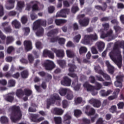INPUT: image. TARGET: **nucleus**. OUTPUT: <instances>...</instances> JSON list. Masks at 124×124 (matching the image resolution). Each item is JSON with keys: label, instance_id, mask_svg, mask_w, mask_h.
Returning <instances> with one entry per match:
<instances>
[{"label": "nucleus", "instance_id": "obj_1", "mask_svg": "<svg viewBox=\"0 0 124 124\" xmlns=\"http://www.w3.org/2000/svg\"><path fill=\"white\" fill-rule=\"evenodd\" d=\"M120 48L124 49V41L118 42L115 45L113 49L109 53V57L112 61L118 66L119 68L122 67L123 58L121 55Z\"/></svg>", "mask_w": 124, "mask_h": 124}, {"label": "nucleus", "instance_id": "obj_2", "mask_svg": "<svg viewBox=\"0 0 124 124\" xmlns=\"http://www.w3.org/2000/svg\"><path fill=\"white\" fill-rule=\"evenodd\" d=\"M76 69V66L72 64H69V73L68 74V75L70 77L72 78H75L77 79L75 80H74L72 84V87L74 88L75 91H78L81 87V84L78 83V77L75 74H72L71 72H74V71Z\"/></svg>", "mask_w": 124, "mask_h": 124}, {"label": "nucleus", "instance_id": "obj_3", "mask_svg": "<svg viewBox=\"0 0 124 124\" xmlns=\"http://www.w3.org/2000/svg\"><path fill=\"white\" fill-rule=\"evenodd\" d=\"M11 110L12 111L10 116L11 120L14 123H16L22 118V113L20 110V108L19 107L14 106L11 108Z\"/></svg>", "mask_w": 124, "mask_h": 124}, {"label": "nucleus", "instance_id": "obj_4", "mask_svg": "<svg viewBox=\"0 0 124 124\" xmlns=\"http://www.w3.org/2000/svg\"><path fill=\"white\" fill-rule=\"evenodd\" d=\"M95 87L89 84L88 82H85L83 84V87L87 89L88 92H91L93 95H96V94H97V91L102 89V85L98 82H95Z\"/></svg>", "mask_w": 124, "mask_h": 124}, {"label": "nucleus", "instance_id": "obj_5", "mask_svg": "<svg viewBox=\"0 0 124 124\" xmlns=\"http://www.w3.org/2000/svg\"><path fill=\"white\" fill-rule=\"evenodd\" d=\"M40 24L45 27L46 26V21L39 19L34 23L33 30V31L37 30V31L36 32L37 36H42V35H43L44 30L40 27Z\"/></svg>", "mask_w": 124, "mask_h": 124}, {"label": "nucleus", "instance_id": "obj_6", "mask_svg": "<svg viewBox=\"0 0 124 124\" xmlns=\"http://www.w3.org/2000/svg\"><path fill=\"white\" fill-rule=\"evenodd\" d=\"M98 39V36L96 33L90 35H85L84 38L81 40V43L84 45H89L92 44L93 41H96Z\"/></svg>", "mask_w": 124, "mask_h": 124}, {"label": "nucleus", "instance_id": "obj_7", "mask_svg": "<svg viewBox=\"0 0 124 124\" xmlns=\"http://www.w3.org/2000/svg\"><path fill=\"white\" fill-rule=\"evenodd\" d=\"M31 91L29 89H25L24 93L23 92V91L21 89L17 90L16 92V96L19 98H21V97H23V96L25 95L26 96L25 97L23 98L24 101L28 100V96L31 95Z\"/></svg>", "mask_w": 124, "mask_h": 124}, {"label": "nucleus", "instance_id": "obj_8", "mask_svg": "<svg viewBox=\"0 0 124 124\" xmlns=\"http://www.w3.org/2000/svg\"><path fill=\"white\" fill-rule=\"evenodd\" d=\"M61 98L59 96V95L57 94H54L51 96L50 99H47V108H49V106L50 105H52V104H54V103L58 101V100H60Z\"/></svg>", "mask_w": 124, "mask_h": 124}, {"label": "nucleus", "instance_id": "obj_9", "mask_svg": "<svg viewBox=\"0 0 124 124\" xmlns=\"http://www.w3.org/2000/svg\"><path fill=\"white\" fill-rule=\"evenodd\" d=\"M84 110L85 114H86L87 116H93V115H94V114H95V110L91 108V107H90L89 106H87Z\"/></svg>", "mask_w": 124, "mask_h": 124}, {"label": "nucleus", "instance_id": "obj_10", "mask_svg": "<svg viewBox=\"0 0 124 124\" xmlns=\"http://www.w3.org/2000/svg\"><path fill=\"white\" fill-rule=\"evenodd\" d=\"M46 69V70H52L56 66L54 62L50 60H46L45 63Z\"/></svg>", "mask_w": 124, "mask_h": 124}, {"label": "nucleus", "instance_id": "obj_11", "mask_svg": "<svg viewBox=\"0 0 124 124\" xmlns=\"http://www.w3.org/2000/svg\"><path fill=\"white\" fill-rule=\"evenodd\" d=\"M38 4V2L36 1H32L30 2V4H27L26 9L27 10H30V9L31 8V5H33L32 10L33 11H34V10H39V9H38V7L37 6Z\"/></svg>", "mask_w": 124, "mask_h": 124}, {"label": "nucleus", "instance_id": "obj_12", "mask_svg": "<svg viewBox=\"0 0 124 124\" xmlns=\"http://www.w3.org/2000/svg\"><path fill=\"white\" fill-rule=\"evenodd\" d=\"M38 117H39V116L38 114H31V120L32 121V122H34V123H39V122L44 121V117L37 118Z\"/></svg>", "mask_w": 124, "mask_h": 124}, {"label": "nucleus", "instance_id": "obj_13", "mask_svg": "<svg viewBox=\"0 0 124 124\" xmlns=\"http://www.w3.org/2000/svg\"><path fill=\"white\" fill-rule=\"evenodd\" d=\"M89 102L91 104H93V106L96 108H99L101 106V102L99 100L92 98L89 101Z\"/></svg>", "mask_w": 124, "mask_h": 124}, {"label": "nucleus", "instance_id": "obj_14", "mask_svg": "<svg viewBox=\"0 0 124 124\" xmlns=\"http://www.w3.org/2000/svg\"><path fill=\"white\" fill-rule=\"evenodd\" d=\"M61 84L63 86L70 87L71 85V79L67 77H64L63 79L61 81Z\"/></svg>", "mask_w": 124, "mask_h": 124}, {"label": "nucleus", "instance_id": "obj_15", "mask_svg": "<svg viewBox=\"0 0 124 124\" xmlns=\"http://www.w3.org/2000/svg\"><path fill=\"white\" fill-rule=\"evenodd\" d=\"M123 78H124L123 76H118L116 77L117 80L114 82V85L116 87H118L119 88H122V87H123V84L122 83Z\"/></svg>", "mask_w": 124, "mask_h": 124}, {"label": "nucleus", "instance_id": "obj_16", "mask_svg": "<svg viewBox=\"0 0 124 124\" xmlns=\"http://www.w3.org/2000/svg\"><path fill=\"white\" fill-rule=\"evenodd\" d=\"M94 69L96 72L99 73V74H102V75H103V77H104L106 80H110V77L101 71L99 66H95Z\"/></svg>", "mask_w": 124, "mask_h": 124}, {"label": "nucleus", "instance_id": "obj_17", "mask_svg": "<svg viewBox=\"0 0 124 124\" xmlns=\"http://www.w3.org/2000/svg\"><path fill=\"white\" fill-rule=\"evenodd\" d=\"M51 50L55 53L58 58H63L64 57V51L63 50H58L56 48H51Z\"/></svg>", "mask_w": 124, "mask_h": 124}, {"label": "nucleus", "instance_id": "obj_18", "mask_svg": "<svg viewBox=\"0 0 124 124\" xmlns=\"http://www.w3.org/2000/svg\"><path fill=\"white\" fill-rule=\"evenodd\" d=\"M69 13V10L68 9H65L62 10L61 12H58L56 15V17H66V14Z\"/></svg>", "mask_w": 124, "mask_h": 124}, {"label": "nucleus", "instance_id": "obj_19", "mask_svg": "<svg viewBox=\"0 0 124 124\" xmlns=\"http://www.w3.org/2000/svg\"><path fill=\"white\" fill-rule=\"evenodd\" d=\"M59 43V44H61V45L62 44H64L65 43V39L62 38H58V37H51L50 38V42H52V43H54V42H56V41H58Z\"/></svg>", "mask_w": 124, "mask_h": 124}, {"label": "nucleus", "instance_id": "obj_20", "mask_svg": "<svg viewBox=\"0 0 124 124\" xmlns=\"http://www.w3.org/2000/svg\"><path fill=\"white\" fill-rule=\"evenodd\" d=\"M113 36V31L109 30L107 33H105V31H103L100 35L101 38L104 39L106 37H111Z\"/></svg>", "mask_w": 124, "mask_h": 124}, {"label": "nucleus", "instance_id": "obj_21", "mask_svg": "<svg viewBox=\"0 0 124 124\" xmlns=\"http://www.w3.org/2000/svg\"><path fill=\"white\" fill-rule=\"evenodd\" d=\"M113 93V91L111 90H108L107 91H105V90H102L100 92V94L101 96H108L109 94H111Z\"/></svg>", "mask_w": 124, "mask_h": 124}, {"label": "nucleus", "instance_id": "obj_22", "mask_svg": "<svg viewBox=\"0 0 124 124\" xmlns=\"http://www.w3.org/2000/svg\"><path fill=\"white\" fill-rule=\"evenodd\" d=\"M52 113L55 115H59V116H62L63 114L64 111L62 108H55L52 110Z\"/></svg>", "mask_w": 124, "mask_h": 124}, {"label": "nucleus", "instance_id": "obj_23", "mask_svg": "<svg viewBox=\"0 0 124 124\" xmlns=\"http://www.w3.org/2000/svg\"><path fill=\"white\" fill-rule=\"evenodd\" d=\"M96 46H97L99 51L101 52L105 47V44L103 42L99 41L96 42Z\"/></svg>", "mask_w": 124, "mask_h": 124}, {"label": "nucleus", "instance_id": "obj_24", "mask_svg": "<svg viewBox=\"0 0 124 124\" xmlns=\"http://www.w3.org/2000/svg\"><path fill=\"white\" fill-rule=\"evenodd\" d=\"M47 56H48V57H49L50 59H54V53H52L51 51L47 49H45L43 52V56L47 57Z\"/></svg>", "mask_w": 124, "mask_h": 124}, {"label": "nucleus", "instance_id": "obj_25", "mask_svg": "<svg viewBox=\"0 0 124 124\" xmlns=\"http://www.w3.org/2000/svg\"><path fill=\"white\" fill-rule=\"evenodd\" d=\"M24 46L27 51H30V50H31L32 49V46H31V42L30 41H25L24 42Z\"/></svg>", "mask_w": 124, "mask_h": 124}, {"label": "nucleus", "instance_id": "obj_26", "mask_svg": "<svg viewBox=\"0 0 124 124\" xmlns=\"http://www.w3.org/2000/svg\"><path fill=\"white\" fill-rule=\"evenodd\" d=\"M90 22V19L89 18H87L83 20H79V23L80 26L82 27H86V26H88L89 25V23Z\"/></svg>", "mask_w": 124, "mask_h": 124}, {"label": "nucleus", "instance_id": "obj_27", "mask_svg": "<svg viewBox=\"0 0 124 124\" xmlns=\"http://www.w3.org/2000/svg\"><path fill=\"white\" fill-rule=\"evenodd\" d=\"M71 119V117L70 116L68 113H66L63 116V123L65 124H70V121L69 120Z\"/></svg>", "mask_w": 124, "mask_h": 124}, {"label": "nucleus", "instance_id": "obj_28", "mask_svg": "<svg viewBox=\"0 0 124 124\" xmlns=\"http://www.w3.org/2000/svg\"><path fill=\"white\" fill-rule=\"evenodd\" d=\"M106 64L108 67L109 73H110V74H112L113 72H114V67L110 65L109 61H106Z\"/></svg>", "mask_w": 124, "mask_h": 124}, {"label": "nucleus", "instance_id": "obj_29", "mask_svg": "<svg viewBox=\"0 0 124 124\" xmlns=\"http://www.w3.org/2000/svg\"><path fill=\"white\" fill-rule=\"evenodd\" d=\"M12 26L14 27L15 29H20L21 28V24L16 19L12 22Z\"/></svg>", "mask_w": 124, "mask_h": 124}, {"label": "nucleus", "instance_id": "obj_30", "mask_svg": "<svg viewBox=\"0 0 124 124\" xmlns=\"http://www.w3.org/2000/svg\"><path fill=\"white\" fill-rule=\"evenodd\" d=\"M68 92H70V90L65 88H61L59 90V93L62 96L68 93Z\"/></svg>", "mask_w": 124, "mask_h": 124}, {"label": "nucleus", "instance_id": "obj_31", "mask_svg": "<svg viewBox=\"0 0 124 124\" xmlns=\"http://www.w3.org/2000/svg\"><path fill=\"white\" fill-rule=\"evenodd\" d=\"M4 97L7 101L9 102H12L14 98L13 97V94L9 93L7 95L4 96Z\"/></svg>", "mask_w": 124, "mask_h": 124}, {"label": "nucleus", "instance_id": "obj_32", "mask_svg": "<svg viewBox=\"0 0 124 124\" xmlns=\"http://www.w3.org/2000/svg\"><path fill=\"white\" fill-rule=\"evenodd\" d=\"M8 1L11 6H7L6 7L7 9L9 10L10 9H12L14 8V6H15L14 4L15 3L16 0H8Z\"/></svg>", "mask_w": 124, "mask_h": 124}, {"label": "nucleus", "instance_id": "obj_33", "mask_svg": "<svg viewBox=\"0 0 124 124\" xmlns=\"http://www.w3.org/2000/svg\"><path fill=\"white\" fill-rule=\"evenodd\" d=\"M66 53L68 58H74L75 57L74 52L71 50H67Z\"/></svg>", "mask_w": 124, "mask_h": 124}, {"label": "nucleus", "instance_id": "obj_34", "mask_svg": "<svg viewBox=\"0 0 124 124\" xmlns=\"http://www.w3.org/2000/svg\"><path fill=\"white\" fill-rule=\"evenodd\" d=\"M67 21L65 19H56L55 20V23L57 26H60L62 24H65Z\"/></svg>", "mask_w": 124, "mask_h": 124}, {"label": "nucleus", "instance_id": "obj_35", "mask_svg": "<svg viewBox=\"0 0 124 124\" xmlns=\"http://www.w3.org/2000/svg\"><path fill=\"white\" fill-rule=\"evenodd\" d=\"M88 51V48L85 46H81L80 47L79 52V54L80 55H82V54H85V53H87Z\"/></svg>", "mask_w": 124, "mask_h": 124}, {"label": "nucleus", "instance_id": "obj_36", "mask_svg": "<svg viewBox=\"0 0 124 124\" xmlns=\"http://www.w3.org/2000/svg\"><path fill=\"white\" fill-rule=\"evenodd\" d=\"M54 120L56 124H62V117H55L54 118Z\"/></svg>", "mask_w": 124, "mask_h": 124}, {"label": "nucleus", "instance_id": "obj_37", "mask_svg": "<svg viewBox=\"0 0 124 124\" xmlns=\"http://www.w3.org/2000/svg\"><path fill=\"white\" fill-rule=\"evenodd\" d=\"M57 62L58 63V64H59V65H60V66L61 67H62V68H63V67H65V61L64 60H58L57 61Z\"/></svg>", "mask_w": 124, "mask_h": 124}, {"label": "nucleus", "instance_id": "obj_38", "mask_svg": "<svg viewBox=\"0 0 124 124\" xmlns=\"http://www.w3.org/2000/svg\"><path fill=\"white\" fill-rule=\"evenodd\" d=\"M0 121L1 124H6V123H8V119L5 116H2L0 118Z\"/></svg>", "mask_w": 124, "mask_h": 124}, {"label": "nucleus", "instance_id": "obj_39", "mask_svg": "<svg viewBox=\"0 0 124 124\" xmlns=\"http://www.w3.org/2000/svg\"><path fill=\"white\" fill-rule=\"evenodd\" d=\"M66 98L69 99V100H71L73 98V94H72V92L70 90V92H68L66 96Z\"/></svg>", "mask_w": 124, "mask_h": 124}, {"label": "nucleus", "instance_id": "obj_40", "mask_svg": "<svg viewBox=\"0 0 124 124\" xmlns=\"http://www.w3.org/2000/svg\"><path fill=\"white\" fill-rule=\"evenodd\" d=\"M80 39L81 35L80 34H78L74 37V42H76L77 43H78V42L80 41Z\"/></svg>", "mask_w": 124, "mask_h": 124}, {"label": "nucleus", "instance_id": "obj_41", "mask_svg": "<svg viewBox=\"0 0 124 124\" xmlns=\"http://www.w3.org/2000/svg\"><path fill=\"white\" fill-rule=\"evenodd\" d=\"M13 41H14V38H13V37H8L7 38L6 45H8V44L12 43Z\"/></svg>", "mask_w": 124, "mask_h": 124}, {"label": "nucleus", "instance_id": "obj_42", "mask_svg": "<svg viewBox=\"0 0 124 124\" xmlns=\"http://www.w3.org/2000/svg\"><path fill=\"white\" fill-rule=\"evenodd\" d=\"M25 6V3L23 1H19L17 2V7L19 9H22Z\"/></svg>", "mask_w": 124, "mask_h": 124}, {"label": "nucleus", "instance_id": "obj_43", "mask_svg": "<svg viewBox=\"0 0 124 124\" xmlns=\"http://www.w3.org/2000/svg\"><path fill=\"white\" fill-rule=\"evenodd\" d=\"M28 76H29L28 71H24L21 73V77L22 78H28Z\"/></svg>", "mask_w": 124, "mask_h": 124}, {"label": "nucleus", "instance_id": "obj_44", "mask_svg": "<svg viewBox=\"0 0 124 124\" xmlns=\"http://www.w3.org/2000/svg\"><path fill=\"white\" fill-rule=\"evenodd\" d=\"M83 102V99L81 97H78L75 99V104H79Z\"/></svg>", "mask_w": 124, "mask_h": 124}, {"label": "nucleus", "instance_id": "obj_45", "mask_svg": "<svg viewBox=\"0 0 124 124\" xmlns=\"http://www.w3.org/2000/svg\"><path fill=\"white\" fill-rule=\"evenodd\" d=\"M107 7V5H106V3L104 4V6L103 8L100 7V6H95V8H96V9H99V10H103V11H104V10H105V9H106Z\"/></svg>", "mask_w": 124, "mask_h": 124}, {"label": "nucleus", "instance_id": "obj_46", "mask_svg": "<svg viewBox=\"0 0 124 124\" xmlns=\"http://www.w3.org/2000/svg\"><path fill=\"white\" fill-rule=\"evenodd\" d=\"M78 10H79V8H78V6H77V5H74L72 8V12L73 13H76Z\"/></svg>", "mask_w": 124, "mask_h": 124}, {"label": "nucleus", "instance_id": "obj_47", "mask_svg": "<svg viewBox=\"0 0 124 124\" xmlns=\"http://www.w3.org/2000/svg\"><path fill=\"white\" fill-rule=\"evenodd\" d=\"M82 114L81 110L76 109L75 110V117H79Z\"/></svg>", "mask_w": 124, "mask_h": 124}, {"label": "nucleus", "instance_id": "obj_48", "mask_svg": "<svg viewBox=\"0 0 124 124\" xmlns=\"http://www.w3.org/2000/svg\"><path fill=\"white\" fill-rule=\"evenodd\" d=\"M114 29L115 30L116 33H119L121 31H122V29L121 27H119V26L117 25L116 26L114 27Z\"/></svg>", "mask_w": 124, "mask_h": 124}, {"label": "nucleus", "instance_id": "obj_49", "mask_svg": "<svg viewBox=\"0 0 124 124\" xmlns=\"http://www.w3.org/2000/svg\"><path fill=\"white\" fill-rule=\"evenodd\" d=\"M21 22L22 24H26L28 22V18L26 16H23L21 17Z\"/></svg>", "mask_w": 124, "mask_h": 124}, {"label": "nucleus", "instance_id": "obj_50", "mask_svg": "<svg viewBox=\"0 0 124 124\" xmlns=\"http://www.w3.org/2000/svg\"><path fill=\"white\" fill-rule=\"evenodd\" d=\"M117 110V107L116 106H112L109 109L110 112L111 113H115Z\"/></svg>", "mask_w": 124, "mask_h": 124}, {"label": "nucleus", "instance_id": "obj_51", "mask_svg": "<svg viewBox=\"0 0 124 124\" xmlns=\"http://www.w3.org/2000/svg\"><path fill=\"white\" fill-rule=\"evenodd\" d=\"M9 87H14L15 86V81L14 80H10L9 81Z\"/></svg>", "mask_w": 124, "mask_h": 124}, {"label": "nucleus", "instance_id": "obj_52", "mask_svg": "<svg viewBox=\"0 0 124 124\" xmlns=\"http://www.w3.org/2000/svg\"><path fill=\"white\" fill-rule=\"evenodd\" d=\"M36 47L37 49H41L42 48V45L40 42H37L36 43Z\"/></svg>", "mask_w": 124, "mask_h": 124}, {"label": "nucleus", "instance_id": "obj_53", "mask_svg": "<svg viewBox=\"0 0 124 124\" xmlns=\"http://www.w3.org/2000/svg\"><path fill=\"white\" fill-rule=\"evenodd\" d=\"M91 51L92 54H95L98 53V51H97L96 48H95L94 46L92 47V48H91Z\"/></svg>", "mask_w": 124, "mask_h": 124}, {"label": "nucleus", "instance_id": "obj_54", "mask_svg": "<svg viewBox=\"0 0 124 124\" xmlns=\"http://www.w3.org/2000/svg\"><path fill=\"white\" fill-rule=\"evenodd\" d=\"M63 108H66L68 106V103L66 100H63L62 101Z\"/></svg>", "mask_w": 124, "mask_h": 124}, {"label": "nucleus", "instance_id": "obj_55", "mask_svg": "<svg viewBox=\"0 0 124 124\" xmlns=\"http://www.w3.org/2000/svg\"><path fill=\"white\" fill-rule=\"evenodd\" d=\"M117 106L118 107L119 109H123V108H124V102H120L119 103H118L117 104Z\"/></svg>", "mask_w": 124, "mask_h": 124}, {"label": "nucleus", "instance_id": "obj_56", "mask_svg": "<svg viewBox=\"0 0 124 124\" xmlns=\"http://www.w3.org/2000/svg\"><path fill=\"white\" fill-rule=\"evenodd\" d=\"M103 123H104V120H103V119H102V118H100L97 120L96 124H102Z\"/></svg>", "mask_w": 124, "mask_h": 124}, {"label": "nucleus", "instance_id": "obj_57", "mask_svg": "<svg viewBox=\"0 0 124 124\" xmlns=\"http://www.w3.org/2000/svg\"><path fill=\"white\" fill-rule=\"evenodd\" d=\"M28 60L31 63L33 62V57L31 54L28 55Z\"/></svg>", "mask_w": 124, "mask_h": 124}, {"label": "nucleus", "instance_id": "obj_58", "mask_svg": "<svg viewBox=\"0 0 124 124\" xmlns=\"http://www.w3.org/2000/svg\"><path fill=\"white\" fill-rule=\"evenodd\" d=\"M67 47H75V45H74V44L72 43L71 41H69L67 45H66Z\"/></svg>", "mask_w": 124, "mask_h": 124}, {"label": "nucleus", "instance_id": "obj_59", "mask_svg": "<svg viewBox=\"0 0 124 124\" xmlns=\"http://www.w3.org/2000/svg\"><path fill=\"white\" fill-rule=\"evenodd\" d=\"M89 81L91 83L93 84L94 83H95V78H94V77L91 76L89 78Z\"/></svg>", "mask_w": 124, "mask_h": 124}, {"label": "nucleus", "instance_id": "obj_60", "mask_svg": "<svg viewBox=\"0 0 124 124\" xmlns=\"http://www.w3.org/2000/svg\"><path fill=\"white\" fill-rule=\"evenodd\" d=\"M3 16V7L0 4V16Z\"/></svg>", "mask_w": 124, "mask_h": 124}, {"label": "nucleus", "instance_id": "obj_61", "mask_svg": "<svg viewBox=\"0 0 124 124\" xmlns=\"http://www.w3.org/2000/svg\"><path fill=\"white\" fill-rule=\"evenodd\" d=\"M0 84H1L3 86H6L7 84V81L5 79L0 80Z\"/></svg>", "mask_w": 124, "mask_h": 124}, {"label": "nucleus", "instance_id": "obj_62", "mask_svg": "<svg viewBox=\"0 0 124 124\" xmlns=\"http://www.w3.org/2000/svg\"><path fill=\"white\" fill-rule=\"evenodd\" d=\"M13 51H14V47L13 46H10L8 48L7 52L8 54H10Z\"/></svg>", "mask_w": 124, "mask_h": 124}, {"label": "nucleus", "instance_id": "obj_63", "mask_svg": "<svg viewBox=\"0 0 124 124\" xmlns=\"http://www.w3.org/2000/svg\"><path fill=\"white\" fill-rule=\"evenodd\" d=\"M55 10V8L53 6H50L48 8V12L49 13H53Z\"/></svg>", "mask_w": 124, "mask_h": 124}, {"label": "nucleus", "instance_id": "obj_64", "mask_svg": "<svg viewBox=\"0 0 124 124\" xmlns=\"http://www.w3.org/2000/svg\"><path fill=\"white\" fill-rule=\"evenodd\" d=\"M23 30L25 31V34H26V35H27V34L30 32V28H24Z\"/></svg>", "mask_w": 124, "mask_h": 124}]
</instances>
